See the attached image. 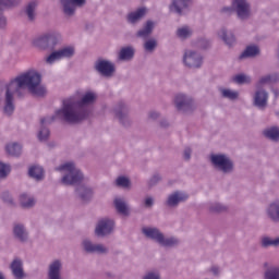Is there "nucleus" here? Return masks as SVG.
I'll use <instances>...</instances> for the list:
<instances>
[{
	"mask_svg": "<svg viewBox=\"0 0 279 279\" xmlns=\"http://www.w3.org/2000/svg\"><path fill=\"white\" fill-rule=\"evenodd\" d=\"M270 84H277L279 82V73L269 74Z\"/></svg>",
	"mask_w": 279,
	"mask_h": 279,
	"instance_id": "nucleus-52",
	"label": "nucleus"
},
{
	"mask_svg": "<svg viewBox=\"0 0 279 279\" xmlns=\"http://www.w3.org/2000/svg\"><path fill=\"white\" fill-rule=\"evenodd\" d=\"M116 117L120 121H123V119H125L126 113H125V110H123V107H117V109H116Z\"/></svg>",
	"mask_w": 279,
	"mask_h": 279,
	"instance_id": "nucleus-47",
	"label": "nucleus"
},
{
	"mask_svg": "<svg viewBox=\"0 0 279 279\" xmlns=\"http://www.w3.org/2000/svg\"><path fill=\"white\" fill-rule=\"evenodd\" d=\"M0 279H5V277H3V274L0 272Z\"/></svg>",
	"mask_w": 279,
	"mask_h": 279,
	"instance_id": "nucleus-59",
	"label": "nucleus"
},
{
	"mask_svg": "<svg viewBox=\"0 0 279 279\" xmlns=\"http://www.w3.org/2000/svg\"><path fill=\"white\" fill-rule=\"evenodd\" d=\"M117 186H122V189H128L130 186V179L126 177H119L116 180Z\"/></svg>",
	"mask_w": 279,
	"mask_h": 279,
	"instance_id": "nucleus-44",
	"label": "nucleus"
},
{
	"mask_svg": "<svg viewBox=\"0 0 279 279\" xmlns=\"http://www.w3.org/2000/svg\"><path fill=\"white\" fill-rule=\"evenodd\" d=\"M20 204L22 208H34L36 206V198L31 194L22 193L20 195Z\"/></svg>",
	"mask_w": 279,
	"mask_h": 279,
	"instance_id": "nucleus-27",
	"label": "nucleus"
},
{
	"mask_svg": "<svg viewBox=\"0 0 279 279\" xmlns=\"http://www.w3.org/2000/svg\"><path fill=\"white\" fill-rule=\"evenodd\" d=\"M232 82L239 86H243L244 84L250 85L252 84V76L243 73L236 74L232 77Z\"/></svg>",
	"mask_w": 279,
	"mask_h": 279,
	"instance_id": "nucleus-33",
	"label": "nucleus"
},
{
	"mask_svg": "<svg viewBox=\"0 0 279 279\" xmlns=\"http://www.w3.org/2000/svg\"><path fill=\"white\" fill-rule=\"evenodd\" d=\"M183 156L185 160H191V149L189 147L184 149Z\"/></svg>",
	"mask_w": 279,
	"mask_h": 279,
	"instance_id": "nucleus-53",
	"label": "nucleus"
},
{
	"mask_svg": "<svg viewBox=\"0 0 279 279\" xmlns=\"http://www.w3.org/2000/svg\"><path fill=\"white\" fill-rule=\"evenodd\" d=\"M48 279H62V260L54 259L48 266Z\"/></svg>",
	"mask_w": 279,
	"mask_h": 279,
	"instance_id": "nucleus-15",
	"label": "nucleus"
},
{
	"mask_svg": "<svg viewBox=\"0 0 279 279\" xmlns=\"http://www.w3.org/2000/svg\"><path fill=\"white\" fill-rule=\"evenodd\" d=\"M262 245H263V247H269L271 245L274 247H279V238L271 239L269 236H264L262 239Z\"/></svg>",
	"mask_w": 279,
	"mask_h": 279,
	"instance_id": "nucleus-40",
	"label": "nucleus"
},
{
	"mask_svg": "<svg viewBox=\"0 0 279 279\" xmlns=\"http://www.w3.org/2000/svg\"><path fill=\"white\" fill-rule=\"evenodd\" d=\"M82 245L88 254H106L108 252V247L104 244L93 243L89 239L83 240Z\"/></svg>",
	"mask_w": 279,
	"mask_h": 279,
	"instance_id": "nucleus-14",
	"label": "nucleus"
},
{
	"mask_svg": "<svg viewBox=\"0 0 279 279\" xmlns=\"http://www.w3.org/2000/svg\"><path fill=\"white\" fill-rule=\"evenodd\" d=\"M266 84H271V78H270L269 74H266V75L259 77V80L255 84V87L263 88V86H266Z\"/></svg>",
	"mask_w": 279,
	"mask_h": 279,
	"instance_id": "nucleus-43",
	"label": "nucleus"
},
{
	"mask_svg": "<svg viewBox=\"0 0 279 279\" xmlns=\"http://www.w3.org/2000/svg\"><path fill=\"white\" fill-rule=\"evenodd\" d=\"M253 95V104L254 106H267V102L269 101V92L263 87H256Z\"/></svg>",
	"mask_w": 279,
	"mask_h": 279,
	"instance_id": "nucleus-17",
	"label": "nucleus"
},
{
	"mask_svg": "<svg viewBox=\"0 0 279 279\" xmlns=\"http://www.w3.org/2000/svg\"><path fill=\"white\" fill-rule=\"evenodd\" d=\"M211 271L215 276H217L219 274V268L218 267H213Z\"/></svg>",
	"mask_w": 279,
	"mask_h": 279,
	"instance_id": "nucleus-55",
	"label": "nucleus"
},
{
	"mask_svg": "<svg viewBox=\"0 0 279 279\" xmlns=\"http://www.w3.org/2000/svg\"><path fill=\"white\" fill-rule=\"evenodd\" d=\"M8 173H10V165L0 162V178H7Z\"/></svg>",
	"mask_w": 279,
	"mask_h": 279,
	"instance_id": "nucleus-45",
	"label": "nucleus"
},
{
	"mask_svg": "<svg viewBox=\"0 0 279 279\" xmlns=\"http://www.w3.org/2000/svg\"><path fill=\"white\" fill-rule=\"evenodd\" d=\"M259 54H260V48H258V46H248L240 54V60H245V58H256V56H259Z\"/></svg>",
	"mask_w": 279,
	"mask_h": 279,
	"instance_id": "nucleus-29",
	"label": "nucleus"
},
{
	"mask_svg": "<svg viewBox=\"0 0 279 279\" xmlns=\"http://www.w3.org/2000/svg\"><path fill=\"white\" fill-rule=\"evenodd\" d=\"M1 197H2L3 202H5L7 204H13L14 203V201L12 199V195H10L9 192L2 193Z\"/></svg>",
	"mask_w": 279,
	"mask_h": 279,
	"instance_id": "nucleus-48",
	"label": "nucleus"
},
{
	"mask_svg": "<svg viewBox=\"0 0 279 279\" xmlns=\"http://www.w3.org/2000/svg\"><path fill=\"white\" fill-rule=\"evenodd\" d=\"M219 93L223 99H229L230 101H235V99H239V92L236 90L220 87Z\"/></svg>",
	"mask_w": 279,
	"mask_h": 279,
	"instance_id": "nucleus-30",
	"label": "nucleus"
},
{
	"mask_svg": "<svg viewBox=\"0 0 279 279\" xmlns=\"http://www.w3.org/2000/svg\"><path fill=\"white\" fill-rule=\"evenodd\" d=\"M189 199V194L184 192H173L168 196L167 206L170 208H175L178 204H182V202H186Z\"/></svg>",
	"mask_w": 279,
	"mask_h": 279,
	"instance_id": "nucleus-20",
	"label": "nucleus"
},
{
	"mask_svg": "<svg viewBox=\"0 0 279 279\" xmlns=\"http://www.w3.org/2000/svg\"><path fill=\"white\" fill-rule=\"evenodd\" d=\"M150 119H158V113L157 112L150 113Z\"/></svg>",
	"mask_w": 279,
	"mask_h": 279,
	"instance_id": "nucleus-57",
	"label": "nucleus"
},
{
	"mask_svg": "<svg viewBox=\"0 0 279 279\" xmlns=\"http://www.w3.org/2000/svg\"><path fill=\"white\" fill-rule=\"evenodd\" d=\"M94 71L101 77L110 80L114 77V73H117V65L110 60L98 59L94 62Z\"/></svg>",
	"mask_w": 279,
	"mask_h": 279,
	"instance_id": "nucleus-7",
	"label": "nucleus"
},
{
	"mask_svg": "<svg viewBox=\"0 0 279 279\" xmlns=\"http://www.w3.org/2000/svg\"><path fill=\"white\" fill-rule=\"evenodd\" d=\"M56 171H59L62 174L61 182L65 186H73L75 184H82L84 180V174L74 162H65L56 168Z\"/></svg>",
	"mask_w": 279,
	"mask_h": 279,
	"instance_id": "nucleus-4",
	"label": "nucleus"
},
{
	"mask_svg": "<svg viewBox=\"0 0 279 279\" xmlns=\"http://www.w3.org/2000/svg\"><path fill=\"white\" fill-rule=\"evenodd\" d=\"M232 8L240 21H250L252 17V5L247 0H233Z\"/></svg>",
	"mask_w": 279,
	"mask_h": 279,
	"instance_id": "nucleus-11",
	"label": "nucleus"
},
{
	"mask_svg": "<svg viewBox=\"0 0 279 279\" xmlns=\"http://www.w3.org/2000/svg\"><path fill=\"white\" fill-rule=\"evenodd\" d=\"M172 101L174 106H194L195 98L186 93H177Z\"/></svg>",
	"mask_w": 279,
	"mask_h": 279,
	"instance_id": "nucleus-19",
	"label": "nucleus"
},
{
	"mask_svg": "<svg viewBox=\"0 0 279 279\" xmlns=\"http://www.w3.org/2000/svg\"><path fill=\"white\" fill-rule=\"evenodd\" d=\"M145 14H147V9L138 8L126 15V23H129V25H138V23L145 19Z\"/></svg>",
	"mask_w": 279,
	"mask_h": 279,
	"instance_id": "nucleus-16",
	"label": "nucleus"
},
{
	"mask_svg": "<svg viewBox=\"0 0 279 279\" xmlns=\"http://www.w3.org/2000/svg\"><path fill=\"white\" fill-rule=\"evenodd\" d=\"M113 204L116 206L117 213L123 215L124 217H128V215H130V207L128 206V203H125V199L117 197L114 198Z\"/></svg>",
	"mask_w": 279,
	"mask_h": 279,
	"instance_id": "nucleus-25",
	"label": "nucleus"
},
{
	"mask_svg": "<svg viewBox=\"0 0 279 279\" xmlns=\"http://www.w3.org/2000/svg\"><path fill=\"white\" fill-rule=\"evenodd\" d=\"M144 204L146 208H151V206H154V197L151 196L146 197Z\"/></svg>",
	"mask_w": 279,
	"mask_h": 279,
	"instance_id": "nucleus-51",
	"label": "nucleus"
},
{
	"mask_svg": "<svg viewBox=\"0 0 279 279\" xmlns=\"http://www.w3.org/2000/svg\"><path fill=\"white\" fill-rule=\"evenodd\" d=\"M3 113L7 114V117H10L14 113V106H4L3 107Z\"/></svg>",
	"mask_w": 279,
	"mask_h": 279,
	"instance_id": "nucleus-49",
	"label": "nucleus"
},
{
	"mask_svg": "<svg viewBox=\"0 0 279 279\" xmlns=\"http://www.w3.org/2000/svg\"><path fill=\"white\" fill-rule=\"evenodd\" d=\"M159 180H160V175L155 174V175L150 179V181H149L150 186H154V184H156V182H158Z\"/></svg>",
	"mask_w": 279,
	"mask_h": 279,
	"instance_id": "nucleus-54",
	"label": "nucleus"
},
{
	"mask_svg": "<svg viewBox=\"0 0 279 279\" xmlns=\"http://www.w3.org/2000/svg\"><path fill=\"white\" fill-rule=\"evenodd\" d=\"M177 36L181 40H186L187 38H191V36H193V29H191V27L189 26H183L177 29Z\"/></svg>",
	"mask_w": 279,
	"mask_h": 279,
	"instance_id": "nucleus-37",
	"label": "nucleus"
},
{
	"mask_svg": "<svg viewBox=\"0 0 279 279\" xmlns=\"http://www.w3.org/2000/svg\"><path fill=\"white\" fill-rule=\"evenodd\" d=\"M272 95H275V97H279V89L278 88H274L272 89Z\"/></svg>",
	"mask_w": 279,
	"mask_h": 279,
	"instance_id": "nucleus-56",
	"label": "nucleus"
},
{
	"mask_svg": "<svg viewBox=\"0 0 279 279\" xmlns=\"http://www.w3.org/2000/svg\"><path fill=\"white\" fill-rule=\"evenodd\" d=\"M11 271L12 276L15 279H24L25 278V271L23 270V262L21 259H14L11 263Z\"/></svg>",
	"mask_w": 279,
	"mask_h": 279,
	"instance_id": "nucleus-24",
	"label": "nucleus"
},
{
	"mask_svg": "<svg viewBox=\"0 0 279 279\" xmlns=\"http://www.w3.org/2000/svg\"><path fill=\"white\" fill-rule=\"evenodd\" d=\"M142 232L146 239H150L151 241H155V243H158L162 247H173V245H178V239L171 236L167 238L162 232H160V229L156 227H144L142 229Z\"/></svg>",
	"mask_w": 279,
	"mask_h": 279,
	"instance_id": "nucleus-6",
	"label": "nucleus"
},
{
	"mask_svg": "<svg viewBox=\"0 0 279 279\" xmlns=\"http://www.w3.org/2000/svg\"><path fill=\"white\" fill-rule=\"evenodd\" d=\"M209 210L211 213H226V210H228V207L220 203H214L210 205Z\"/></svg>",
	"mask_w": 279,
	"mask_h": 279,
	"instance_id": "nucleus-42",
	"label": "nucleus"
},
{
	"mask_svg": "<svg viewBox=\"0 0 279 279\" xmlns=\"http://www.w3.org/2000/svg\"><path fill=\"white\" fill-rule=\"evenodd\" d=\"M90 114V111H88V107L84 106H64L60 110H58L52 118H44L41 119V128L39 132L37 133V138L41 143L45 141H48L49 138V129L45 125L51 123L52 121H56V119H59V121H63L64 123H80L81 121H84V119H88V116Z\"/></svg>",
	"mask_w": 279,
	"mask_h": 279,
	"instance_id": "nucleus-3",
	"label": "nucleus"
},
{
	"mask_svg": "<svg viewBox=\"0 0 279 279\" xmlns=\"http://www.w3.org/2000/svg\"><path fill=\"white\" fill-rule=\"evenodd\" d=\"M2 8H0V29H5L8 27V17L3 14Z\"/></svg>",
	"mask_w": 279,
	"mask_h": 279,
	"instance_id": "nucleus-46",
	"label": "nucleus"
},
{
	"mask_svg": "<svg viewBox=\"0 0 279 279\" xmlns=\"http://www.w3.org/2000/svg\"><path fill=\"white\" fill-rule=\"evenodd\" d=\"M191 5H193V0H170L168 10L175 16H186L191 12Z\"/></svg>",
	"mask_w": 279,
	"mask_h": 279,
	"instance_id": "nucleus-10",
	"label": "nucleus"
},
{
	"mask_svg": "<svg viewBox=\"0 0 279 279\" xmlns=\"http://www.w3.org/2000/svg\"><path fill=\"white\" fill-rule=\"evenodd\" d=\"M28 175L34 180H43L45 178V170L40 166H33L28 170Z\"/></svg>",
	"mask_w": 279,
	"mask_h": 279,
	"instance_id": "nucleus-34",
	"label": "nucleus"
},
{
	"mask_svg": "<svg viewBox=\"0 0 279 279\" xmlns=\"http://www.w3.org/2000/svg\"><path fill=\"white\" fill-rule=\"evenodd\" d=\"M156 27V23L154 21L148 20L143 25L141 29L136 32V38H141L142 40H147L151 34H154V29Z\"/></svg>",
	"mask_w": 279,
	"mask_h": 279,
	"instance_id": "nucleus-18",
	"label": "nucleus"
},
{
	"mask_svg": "<svg viewBox=\"0 0 279 279\" xmlns=\"http://www.w3.org/2000/svg\"><path fill=\"white\" fill-rule=\"evenodd\" d=\"M210 162L217 171H221L222 173H232V169H234L232 160L223 154L210 155Z\"/></svg>",
	"mask_w": 279,
	"mask_h": 279,
	"instance_id": "nucleus-9",
	"label": "nucleus"
},
{
	"mask_svg": "<svg viewBox=\"0 0 279 279\" xmlns=\"http://www.w3.org/2000/svg\"><path fill=\"white\" fill-rule=\"evenodd\" d=\"M23 0H0V8L2 10H12V8H16L21 5Z\"/></svg>",
	"mask_w": 279,
	"mask_h": 279,
	"instance_id": "nucleus-38",
	"label": "nucleus"
},
{
	"mask_svg": "<svg viewBox=\"0 0 279 279\" xmlns=\"http://www.w3.org/2000/svg\"><path fill=\"white\" fill-rule=\"evenodd\" d=\"M143 279H160V274L151 271L146 274Z\"/></svg>",
	"mask_w": 279,
	"mask_h": 279,
	"instance_id": "nucleus-50",
	"label": "nucleus"
},
{
	"mask_svg": "<svg viewBox=\"0 0 279 279\" xmlns=\"http://www.w3.org/2000/svg\"><path fill=\"white\" fill-rule=\"evenodd\" d=\"M264 136H266V138H269L270 141H279V128L271 126L264 130Z\"/></svg>",
	"mask_w": 279,
	"mask_h": 279,
	"instance_id": "nucleus-36",
	"label": "nucleus"
},
{
	"mask_svg": "<svg viewBox=\"0 0 279 279\" xmlns=\"http://www.w3.org/2000/svg\"><path fill=\"white\" fill-rule=\"evenodd\" d=\"M62 40V35L58 32H48L41 34L33 39V47L39 51H51V53L46 58L47 64H53L58 60H64V58H73L75 56V47L65 46L59 50L56 47L60 45Z\"/></svg>",
	"mask_w": 279,
	"mask_h": 279,
	"instance_id": "nucleus-2",
	"label": "nucleus"
},
{
	"mask_svg": "<svg viewBox=\"0 0 279 279\" xmlns=\"http://www.w3.org/2000/svg\"><path fill=\"white\" fill-rule=\"evenodd\" d=\"M210 46H211V41L206 37H201L196 39V47H198V49H204V50L210 49Z\"/></svg>",
	"mask_w": 279,
	"mask_h": 279,
	"instance_id": "nucleus-41",
	"label": "nucleus"
},
{
	"mask_svg": "<svg viewBox=\"0 0 279 279\" xmlns=\"http://www.w3.org/2000/svg\"><path fill=\"white\" fill-rule=\"evenodd\" d=\"M143 49L146 53H154L158 48V40L154 37L144 39Z\"/></svg>",
	"mask_w": 279,
	"mask_h": 279,
	"instance_id": "nucleus-31",
	"label": "nucleus"
},
{
	"mask_svg": "<svg viewBox=\"0 0 279 279\" xmlns=\"http://www.w3.org/2000/svg\"><path fill=\"white\" fill-rule=\"evenodd\" d=\"M135 53L136 49L134 46L122 47L118 52V60L120 62H132V60H134Z\"/></svg>",
	"mask_w": 279,
	"mask_h": 279,
	"instance_id": "nucleus-21",
	"label": "nucleus"
},
{
	"mask_svg": "<svg viewBox=\"0 0 279 279\" xmlns=\"http://www.w3.org/2000/svg\"><path fill=\"white\" fill-rule=\"evenodd\" d=\"M182 108H184V107H178V110L180 111V110H182Z\"/></svg>",
	"mask_w": 279,
	"mask_h": 279,
	"instance_id": "nucleus-60",
	"label": "nucleus"
},
{
	"mask_svg": "<svg viewBox=\"0 0 279 279\" xmlns=\"http://www.w3.org/2000/svg\"><path fill=\"white\" fill-rule=\"evenodd\" d=\"M266 213L271 221H279V201L270 203Z\"/></svg>",
	"mask_w": 279,
	"mask_h": 279,
	"instance_id": "nucleus-26",
	"label": "nucleus"
},
{
	"mask_svg": "<svg viewBox=\"0 0 279 279\" xmlns=\"http://www.w3.org/2000/svg\"><path fill=\"white\" fill-rule=\"evenodd\" d=\"M13 234L15 239L22 243H25V241L29 239V233L27 232V229H25V226L22 223H16L13 226Z\"/></svg>",
	"mask_w": 279,
	"mask_h": 279,
	"instance_id": "nucleus-22",
	"label": "nucleus"
},
{
	"mask_svg": "<svg viewBox=\"0 0 279 279\" xmlns=\"http://www.w3.org/2000/svg\"><path fill=\"white\" fill-rule=\"evenodd\" d=\"M82 92L76 90L73 95L61 98L62 106H93L97 104L99 96L95 90H86L80 99Z\"/></svg>",
	"mask_w": 279,
	"mask_h": 279,
	"instance_id": "nucleus-5",
	"label": "nucleus"
},
{
	"mask_svg": "<svg viewBox=\"0 0 279 279\" xmlns=\"http://www.w3.org/2000/svg\"><path fill=\"white\" fill-rule=\"evenodd\" d=\"M264 279H279V266L268 268L264 274Z\"/></svg>",
	"mask_w": 279,
	"mask_h": 279,
	"instance_id": "nucleus-39",
	"label": "nucleus"
},
{
	"mask_svg": "<svg viewBox=\"0 0 279 279\" xmlns=\"http://www.w3.org/2000/svg\"><path fill=\"white\" fill-rule=\"evenodd\" d=\"M36 8H38V0H32L27 3L25 13L28 21L34 22L36 20Z\"/></svg>",
	"mask_w": 279,
	"mask_h": 279,
	"instance_id": "nucleus-28",
	"label": "nucleus"
},
{
	"mask_svg": "<svg viewBox=\"0 0 279 279\" xmlns=\"http://www.w3.org/2000/svg\"><path fill=\"white\" fill-rule=\"evenodd\" d=\"M5 151L9 156H21L23 146L19 143H10L5 146Z\"/></svg>",
	"mask_w": 279,
	"mask_h": 279,
	"instance_id": "nucleus-32",
	"label": "nucleus"
},
{
	"mask_svg": "<svg viewBox=\"0 0 279 279\" xmlns=\"http://www.w3.org/2000/svg\"><path fill=\"white\" fill-rule=\"evenodd\" d=\"M182 63L187 69H202L204 64V56L199 51L185 49L182 57Z\"/></svg>",
	"mask_w": 279,
	"mask_h": 279,
	"instance_id": "nucleus-8",
	"label": "nucleus"
},
{
	"mask_svg": "<svg viewBox=\"0 0 279 279\" xmlns=\"http://www.w3.org/2000/svg\"><path fill=\"white\" fill-rule=\"evenodd\" d=\"M63 16L73 19L77 12V8H84L86 0H60Z\"/></svg>",
	"mask_w": 279,
	"mask_h": 279,
	"instance_id": "nucleus-12",
	"label": "nucleus"
},
{
	"mask_svg": "<svg viewBox=\"0 0 279 279\" xmlns=\"http://www.w3.org/2000/svg\"><path fill=\"white\" fill-rule=\"evenodd\" d=\"M27 92L33 97H47L43 75L36 70L23 72L8 83L0 81V106H14L16 99H23Z\"/></svg>",
	"mask_w": 279,
	"mask_h": 279,
	"instance_id": "nucleus-1",
	"label": "nucleus"
},
{
	"mask_svg": "<svg viewBox=\"0 0 279 279\" xmlns=\"http://www.w3.org/2000/svg\"><path fill=\"white\" fill-rule=\"evenodd\" d=\"M76 193L83 202H88L93 197V190L90 187L81 186L76 190Z\"/></svg>",
	"mask_w": 279,
	"mask_h": 279,
	"instance_id": "nucleus-35",
	"label": "nucleus"
},
{
	"mask_svg": "<svg viewBox=\"0 0 279 279\" xmlns=\"http://www.w3.org/2000/svg\"><path fill=\"white\" fill-rule=\"evenodd\" d=\"M218 36L221 38V40H223L227 47H233V45H236V37H234L232 32L227 31L226 28H221L218 32Z\"/></svg>",
	"mask_w": 279,
	"mask_h": 279,
	"instance_id": "nucleus-23",
	"label": "nucleus"
},
{
	"mask_svg": "<svg viewBox=\"0 0 279 279\" xmlns=\"http://www.w3.org/2000/svg\"><path fill=\"white\" fill-rule=\"evenodd\" d=\"M222 12H230V9L229 8H225V9H222Z\"/></svg>",
	"mask_w": 279,
	"mask_h": 279,
	"instance_id": "nucleus-58",
	"label": "nucleus"
},
{
	"mask_svg": "<svg viewBox=\"0 0 279 279\" xmlns=\"http://www.w3.org/2000/svg\"><path fill=\"white\" fill-rule=\"evenodd\" d=\"M114 231V220L110 218H102L98 220L95 234L96 236H108V234H112Z\"/></svg>",
	"mask_w": 279,
	"mask_h": 279,
	"instance_id": "nucleus-13",
	"label": "nucleus"
}]
</instances>
